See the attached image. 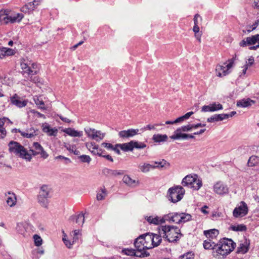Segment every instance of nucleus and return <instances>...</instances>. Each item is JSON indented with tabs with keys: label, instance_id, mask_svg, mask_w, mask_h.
Instances as JSON below:
<instances>
[{
	"label": "nucleus",
	"instance_id": "f257e3e1",
	"mask_svg": "<svg viewBox=\"0 0 259 259\" xmlns=\"http://www.w3.org/2000/svg\"><path fill=\"white\" fill-rule=\"evenodd\" d=\"M22 75L29 81L33 83L40 82V78L36 75L39 72V64L29 59L27 57H23L20 61Z\"/></svg>",
	"mask_w": 259,
	"mask_h": 259
},
{
	"label": "nucleus",
	"instance_id": "7c9ffc66",
	"mask_svg": "<svg viewBox=\"0 0 259 259\" xmlns=\"http://www.w3.org/2000/svg\"><path fill=\"white\" fill-rule=\"evenodd\" d=\"M6 201L8 205L11 207L16 205L17 202V198L16 195L14 193L8 192L6 194Z\"/></svg>",
	"mask_w": 259,
	"mask_h": 259
},
{
	"label": "nucleus",
	"instance_id": "4468645a",
	"mask_svg": "<svg viewBox=\"0 0 259 259\" xmlns=\"http://www.w3.org/2000/svg\"><path fill=\"white\" fill-rule=\"evenodd\" d=\"M32 155L35 156L37 155H40L41 157L44 159H46L48 157V154L44 150L42 147L38 142H34L31 149L28 151Z\"/></svg>",
	"mask_w": 259,
	"mask_h": 259
},
{
	"label": "nucleus",
	"instance_id": "7ed1b4c3",
	"mask_svg": "<svg viewBox=\"0 0 259 259\" xmlns=\"http://www.w3.org/2000/svg\"><path fill=\"white\" fill-rule=\"evenodd\" d=\"M158 233L169 242H176L182 237L180 229L171 225H161L158 227Z\"/></svg>",
	"mask_w": 259,
	"mask_h": 259
},
{
	"label": "nucleus",
	"instance_id": "412c9836",
	"mask_svg": "<svg viewBox=\"0 0 259 259\" xmlns=\"http://www.w3.org/2000/svg\"><path fill=\"white\" fill-rule=\"evenodd\" d=\"M70 221L72 222L73 225L75 224H76L75 226V227H81L84 222V214L81 212L74 216H72L70 218Z\"/></svg>",
	"mask_w": 259,
	"mask_h": 259
},
{
	"label": "nucleus",
	"instance_id": "c756f323",
	"mask_svg": "<svg viewBox=\"0 0 259 259\" xmlns=\"http://www.w3.org/2000/svg\"><path fill=\"white\" fill-rule=\"evenodd\" d=\"M11 122L10 120L6 117L0 118V138H4L7 134V131L4 126L5 123Z\"/></svg>",
	"mask_w": 259,
	"mask_h": 259
},
{
	"label": "nucleus",
	"instance_id": "b1692460",
	"mask_svg": "<svg viewBox=\"0 0 259 259\" xmlns=\"http://www.w3.org/2000/svg\"><path fill=\"white\" fill-rule=\"evenodd\" d=\"M223 109V106L221 104H209V105H204L202 107L201 111L202 112H213L218 111Z\"/></svg>",
	"mask_w": 259,
	"mask_h": 259
},
{
	"label": "nucleus",
	"instance_id": "a19ab883",
	"mask_svg": "<svg viewBox=\"0 0 259 259\" xmlns=\"http://www.w3.org/2000/svg\"><path fill=\"white\" fill-rule=\"evenodd\" d=\"M104 174L109 177L116 176L117 175H122L123 174V171L121 170H113L106 168L104 170Z\"/></svg>",
	"mask_w": 259,
	"mask_h": 259
},
{
	"label": "nucleus",
	"instance_id": "c03bdc74",
	"mask_svg": "<svg viewBox=\"0 0 259 259\" xmlns=\"http://www.w3.org/2000/svg\"><path fill=\"white\" fill-rule=\"evenodd\" d=\"M259 163V158L254 155L249 157L247 164L248 166L252 167L257 165Z\"/></svg>",
	"mask_w": 259,
	"mask_h": 259
},
{
	"label": "nucleus",
	"instance_id": "423d86ee",
	"mask_svg": "<svg viewBox=\"0 0 259 259\" xmlns=\"http://www.w3.org/2000/svg\"><path fill=\"white\" fill-rule=\"evenodd\" d=\"M191 215L186 213H169L163 216V219L169 223L184 224L191 220Z\"/></svg>",
	"mask_w": 259,
	"mask_h": 259
},
{
	"label": "nucleus",
	"instance_id": "774afa93",
	"mask_svg": "<svg viewBox=\"0 0 259 259\" xmlns=\"http://www.w3.org/2000/svg\"><path fill=\"white\" fill-rule=\"evenodd\" d=\"M194 114V112L193 111L189 112L185 114L184 116L185 119L186 120L188 119L192 115Z\"/></svg>",
	"mask_w": 259,
	"mask_h": 259
},
{
	"label": "nucleus",
	"instance_id": "58836bf2",
	"mask_svg": "<svg viewBox=\"0 0 259 259\" xmlns=\"http://www.w3.org/2000/svg\"><path fill=\"white\" fill-rule=\"evenodd\" d=\"M203 246L205 249H212L213 251V249L217 246V243L212 241V240L207 239L203 241Z\"/></svg>",
	"mask_w": 259,
	"mask_h": 259
},
{
	"label": "nucleus",
	"instance_id": "f704fd0d",
	"mask_svg": "<svg viewBox=\"0 0 259 259\" xmlns=\"http://www.w3.org/2000/svg\"><path fill=\"white\" fill-rule=\"evenodd\" d=\"M33 100L38 108L44 110L47 109L45 102L41 96H34L33 97Z\"/></svg>",
	"mask_w": 259,
	"mask_h": 259
},
{
	"label": "nucleus",
	"instance_id": "20e7f679",
	"mask_svg": "<svg viewBox=\"0 0 259 259\" xmlns=\"http://www.w3.org/2000/svg\"><path fill=\"white\" fill-rule=\"evenodd\" d=\"M10 10L3 9L0 10V23L1 24H8L20 22L24 18L22 13H17L13 16H10Z\"/></svg>",
	"mask_w": 259,
	"mask_h": 259
},
{
	"label": "nucleus",
	"instance_id": "bb28decb",
	"mask_svg": "<svg viewBox=\"0 0 259 259\" xmlns=\"http://www.w3.org/2000/svg\"><path fill=\"white\" fill-rule=\"evenodd\" d=\"M41 127L43 132L46 133L49 136H56L58 133V130L57 128H52L47 123H43Z\"/></svg>",
	"mask_w": 259,
	"mask_h": 259
},
{
	"label": "nucleus",
	"instance_id": "e2e57ef3",
	"mask_svg": "<svg viewBox=\"0 0 259 259\" xmlns=\"http://www.w3.org/2000/svg\"><path fill=\"white\" fill-rule=\"evenodd\" d=\"M105 154V150H103L102 149H100L99 148L95 155H98L100 156L103 157V155H104Z\"/></svg>",
	"mask_w": 259,
	"mask_h": 259
},
{
	"label": "nucleus",
	"instance_id": "6ab92c4d",
	"mask_svg": "<svg viewBox=\"0 0 259 259\" xmlns=\"http://www.w3.org/2000/svg\"><path fill=\"white\" fill-rule=\"evenodd\" d=\"M250 241L249 239L244 238L242 240L239 246L237 247V253L241 254H245L248 252L250 247Z\"/></svg>",
	"mask_w": 259,
	"mask_h": 259
},
{
	"label": "nucleus",
	"instance_id": "bf43d9fd",
	"mask_svg": "<svg viewBox=\"0 0 259 259\" xmlns=\"http://www.w3.org/2000/svg\"><path fill=\"white\" fill-rule=\"evenodd\" d=\"M102 146L106 148L108 150H112L114 146L111 143L104 142L102 144Z\"/></svg>",
	"mask_w": 259,
	"mask_h": 259
},
{
	"label": "nucleus",
	"instance_id": "680f3d73",
	"mask_svg": "<svg viewBox=\"0 0 259 259\" xmlns=\"http://www.w3.org/2000/svg\"><path fill=\"white\" fill-rule=\"evenodd\" d=\"M119 145H120V144H116L115 145H114L113 149L112 150L113 151H115L118 155L120 154V146Z\"/></svg>",
	"mask_w": 259,
	"mask_h": 259
},
{
	"label": "nucleus",
	"instance_id": "49530a36",
	"mask_svg": "<svg viewBox=\"0 0 259 259\" xmlns=\"http://www.w3.org/2000/svg\"><path fill=\"white\" fill-rule=\"evenodd\" d=\"M120 149L124 151H132L133 150V142L126 143L120 144Z\"/></svg>",
	"mask_w": 259,
	"mask_h": 259
},
{
	"label": "nucleus",
	"instance_id": "8fccbe9b",
	"mask_svg": "<svg viewBox=\"0 0 259 259\" xmlns=\"http://www.w3.org/2000/svg\"><path fill=\"white\" fill-rule=\"evenodd\" d=\"M132 142L133 149L134 148L137 149H143L146 147V145L143 142H139L137 141H132Z\"/></svg>",
	"mask_w": 259,
	"mask_h": 259
},
{
	"label": "nucleus",
	"instance_id": "f3484780",
	"mask_svg": "<svg viewBox=\"0 0 259 259\" xmlns=\"http://www.w3.org/2000/svg\"><path fill=\"white\" fill-rule=\"evenodd\" d=\"M10 102L12 104L19 108L25 107L27 104V101L20 97L17 94H14L10 97Z\"/></svg>",
	"mask_w": 259,
	"mask_h": 259
},
{
	"label": "nucleus",
	"instance_id": "de8ad7c7",
	"mask_svg": "<svg viewBox=\"0 0 259 259\" xmlns=\"http://www.w3.org/2000/svg\"><path fill=\"white\" fill-rule=\"evenodd\" d=\"M86 146L88 149L94 154H95L96 151L99 148V146L94 142L87 144Z\"/></svg>",
	"mask_w": 259,
	"mask_h": 259
},
{
	"label": "nucleus",
	"instance_id": "39448f33",
	"mask_svg": "<svg viewBox=\"0 0 259 259\" xmlns=\"http://www.w3.org/2000/svg\"><path fill=\"white\" fill-rule=\"evenodd\" d=\"M9 151L16 155L30 161L31 154L24 147L17 142L11 141L9 144Z\"/></svg>",
	"mask_w": 259,
	"mask_h": 259
},
{
	"label": "nucleus",
	"instance_id": "69168bd1",
	"mask_svg": "<svg viewBox=\"0 0 259 259\" xmlns=\"http://www.w3.org/2000/svg\"><path fill=\"white\" fill-rule=\"evenodd\" d=\"M198 18H200V16L199 14H197L194 16V25H196V24L198 25Z\"/></svg>",
	"mask_w": 259,
	"mask_h": 259
},
{
	"label": "nucleus",
	"instance_id": "5fc2aeb1",
	"mask_svg": "<svg viewBox=\"0 0 259 259\" xmlns=\"http://www.w3.org/2000/svg\"><path fill=\"white\" fill-rule=\"evenodd\" d=\"M193 128V124H188L186 125L182 126L181 127L178 128L182 132H188L192 130Z\"/></svg>",
	"mask_w": 259,
	"mask_h": 259
},
{
	"label": "nucleus",
	"instance_id": "e433bc0d",
	"mask_svg": "<svg viewBox=\"0 0 259 259\" xmlns=\"http://www.w3.org/2000/svg\"><path fill=\"white\" fill-rule=\"evenodd\" d=\"M121 253L129 256H135L138 257H141V254L138 251H136L135 249L133 248H124L121 251Z\"/></svg>",
	"mask_w": 259,
	"mask_h": 259
},
{
	"label": "nucleus",
	"instance_id": "338daca9",
	"mask_svg": "<svg viewBox=\"0 0 259 259\" xmlns=\"http://www.w3.org/2000/svg\"><path fill=\"white\" fill-rule=\"evenodd\" d=\"M193 125L194 128H197L199 127H204L206 126V124H202L201 123H197L196 124H193Z\"/></svg>",
	"mask_w": 259,
	"mask_h": 259
},
{
	"label": "nucleus",
	"instance_id": "4c0bfd02",
	"mask_svg": "<svg viewBox=\"0 0 259 259\" xmlns=\"http://www.w3.org/2000/svg\"><path fill=\"white\" fill-rule=\"evenodd\" d=\"M123 182L130 186H136L139 184L138 181L133 180L128 175H124L122 179Z\"/></svg>",
	"mask_w": 259,
	"mask_h": 259
},
{
	"label": "nucleus",
	"instance_id": "09e8293b",
	"mask_svg": "<svg viewBox=\"0 0 259 259\" xmlns=\"http://www.w3.org/2000/svg\"><path fill=\"white\" fill-rule=\"evenodd\" d=\"M193 30L195 33V36L196 39L199 41H201V33H199V27L198 25L196 24L194 25Z\"/></svg>",
	"mask_w": 259,
	"mask_h": 259
},
{
	"label": "nucleus",
	"instance_id": "aec40b11",
	"mask_svg": "<svg viewBox=\"0 0 259 259\" xmlns=\"http://www.w3.org/2000/svg\"><path fill=\"white\" fill-rule=\"evenodd\" d=\"M72 233H73V241L72 242H71L66 239V235L63 232L64 236L62 240L65 245L69 248H71L74 242H76L79 239V236L81 235L80 234V230L79 229L74 230L73 231Z\"/></svg>",
	"mask_w": 259,
	"mask_h": 259
},
{
	"label": "nucleus",
	"instance_id": "6e6552de",
	"mask_svg": "<svg viewBox=\"0 0 259 259\" xmlns=\"http://www.w3.org/2000/svg\"><path fill=\"white\" fill-rule=\"evenodd\" d=\"M151 244V238L147 236V234L140 236L136 239L134 242L137 250L139 251L141 255L143 254L142 253V251L152 248Z\"/></svg>",
	"mask_w": 259,
	"mask_h": 259
},
{
	"label": "nucleus",
	"instance_id": "ea45409f",
	"mask_svg": "<svg viewBox=\"0 0 259 259\" xmlns=\"http://www.w3.org/2000/svg\"><path fill=\"white\" fill-rule=\"evenodd\" d=\"M168 137L166 135L155 134L152 137V140L155 143L165 142L167 140Z\"/></svg>",
	"mask_w": 259,
	"mask_h": 259
},
{
	"label": "nucleus",
	"instance_id": "6e6d98bb",
	"mask_svg": "<svg viewBox=\"0 0 259 259\" xmlns=\"http://www.w3.org/2000/svg\"><path fill=\"white\" fill-rule=\"evenodd\" d=\"M79 158L82 162L90 163V162L91 160V157L89 156L86 155H82L81 156H80L79 157Z\"/></svg>",
	"mask_w": 259,
	"mask_h": 259
},
{
	"label": "nucleus",
	"instance_id": "a878e982",
	"mask_svg": "<svg viewBox=\"0 0 259 259\" xmlns=\"http://www.w3.org/2000/svg\"><path fill=\"white\" fill-rule=\"evenodd\" d=\"M139 132L138 129H129L128 130H124L119 132V136L122 138H127L138 134Z\"/></svg>",
	"mask_w": 259,
	"mask_h": 259
},
{
	"label": "nucleus",
	"instance_id": "603ef678",
	"mask_svg": "<svg viewBox=\"0 0 259 259\" xmlns=\"http://www.w3.org/2000/svg\"><path fill=\"white\" fill-rule=\"evenodd\" d=\"M34 243L36 246H39L42 244V240L41 237L38 235H34L33 236Z\"/></svg>",
	"mask_w": 259,
	"mask_h": 259
},
{
	"label": "nucleus",
	"instance_id": "a211bd4d",
	"mask_svg": "<svg viewBox=\"0 0 259 259\" xmlns=\"http://www.w3.org/2000/svg\"><path fill=\"white\" fill-rule=\"evenodd\" d=\"M40 3V1L34 0L32 2L25 4L21 8V11L25 14H30L32 12L37 6Z\"/></svg>",
	"mask_w": 259,
	"mask_h": 259
},
{
	"label": "nucleus",
	"instance_id": "13d9d810",
	"mask_svg": "<svg viewBox=\"0 0 259 259\" xmlns=\"http://www.w3.org/2000/svg\"><path fill=\"white\" fill-rule=\"evenodd\" d=\"M258 24L259 20L258 19L255 20L252 25L249 26V29L247 30V31L248 32H250L251 31L254 30L258 25Z\"/></svg>",
	"mask_w": 259,
	"mask_h": 259
},
{
	"label": "nucleus",
	"instance_id": "3c124183",
	"mask_svg": "<svg viewBox=\"0 0 259 259\" xmlns=\"http://www.w3.org/2000/svg\"><path fill=\"white\" fill-rule=\"evenodd\" d=\"M181 259H194V253L192 251H189L181 255Z\"/></svg>",
	"mask_w": 259,
	"mask_h": 259
},
{
	"label": "nucleus",
	"instance_id": "79ce46f5",
	"mask_svg": "<svg viewBox=\"0 0 259 259\" xmlns=\"http://www.w3.org/2000/svg\"><path fill=\"white\" fill-rule=\"evenodd\" d=\"M181 131L180 130L177 129L175 132V134L170 137V138L172 139H179L180 138L182 139H187L188 138V134H183L182 133Z\"/></svg>",
	"mask_w": 259,
	"mask_h": 259
},
{
	"label": "nucleus",
	"instance_id": "393cba45",
	"mask_svg": "<svg viewBox=\"0 0 259 259\" xmlns=\"http://www.w3.org/2000/svg\"><path fill=\"white\" fill-rule=\"evenodd\" d=\"M18 132L20 133L23 137L27 138H30L37 135L38 131L31 127L29 129H27L25 131H21L19 130Z\"/></svg>",
	"mask_w": 259,
	"mask_h": 259
},
{
	"label": "nucleus",
	"instance_id": "5701e85b",
	"mask_svg": "<svg viewBox=\"0 0 259 259\" xmlns=\"http://www.w3.org/2000/svg\"><path fill=\"white\" fill-rule=\"evenodd\" d=\"M147 236L151 238V245L152 246V248L158 246L161 242L162 236L159 234L147 233Z\"/></svg>",
	"mask_w": 259,
	"mask_h": 259
},
{
	"label": "nucleus",
	"instance_id": "2eb2a0df",
	"mask_svg": "<svg viewBox=\"0 0 259 259\" xmlns=\"http://www.w3.org/2000/svg\"><path fill=\"white\" fill-rule=\"evenodd\" d=\"M248 211L247 205L244 201H241L240 205L236 207L233 211L235 218H241L246 215Z\"/></svg>",
	"mask_w": 259,
	"mask_h": 259
},
{
	"label": "nucleus",
	"instance_id": "f8f14e48",
	"mask_svg": "<svg viewBox=\"0 0 259 259\" xmlns=\"http://www.w3.org/2000/svg\"><path fill=\"white\" fill-rule=\"evenodd\" d=\"M257 43V45L255 46L250 47V50H256L259 48V34H255L250 37H247L245 39H243L240 42V46L242 47H244L247 46H251L255 45Z\"/></svg>",
	"mask_w": 259,
	"mask_h": 259
},
{
	"label": "nucleus",
	"instance_id": "37998d69",
	"mask_svg": "<svg viewBox=\"0 0 259 259\" xmlns=\"http://www.w3.org/2000/svg\"><path fill=\"white\" fill-rule=\"evenodd\" d=\"M107 196V191L104 186L101 188L98 191L97 199L98 200H102L105 198Z\"/></svg>",
	"mask_w": 259,
	"mask_h": 259
},
{
	"label": "nucleus",
	"instance_id": "9b49d317",
	"mask_svg": "<svg viewBox=\"0 0 259 259\" xmlns=\"http://www.w3.org/2000/svg\"><path fill=\"white\" fill-rule=\"evenodd\" d=\"M169 165V163H168L166 160L162 159L160 161L155 162L154 165L148 163H144L143 164L139 165L138 167L141 171L143 172H147L150 171L151 169L157 167H163L168 166Z\"/></svg>",
	"mask_w": 259,
	"mask_h": 259
},
{
	"label": "nucleus",
	"instance_id": "c9c22d12",
	"mask_svg": "<svg viewBox=\"0 0 259 259\" xmlns=\"http://www.w3.org/2000/svg\"><path fill=\"white\" fill-rule=\"evenodd\" d=\"M255 101L249 98L246 99H242L238 101L237 103V106L241 107H247L254 104Z\"/></svg>",
	"mask_w": 259,
	"mask_h": 259
},
{
	"label": "nucleus",
	"instance_id": "4d7b16f0",
	"mask_svg": "<svg viewBox=\"0 0 259 259\" xmlns=\"http://www.w3.org/2000/svg\"><path fill=\"white\" fill-rule=\"evenodd\" d=\"M164 125V124H155L154 125L148 124V125H147L146 126H144L142 128V130L144 131L154 130V129H155V126H157L159 125Z\"/></svg>",
	"mask_w": 259,
	"mask_h": 259
},
{
	"label": "nucleus",
	"instance_id": "2f4dec72",
	"mask_svg": "<svg viewBox=\"0 0 259 259\" xmlns=\"http://www.w3.org/2000/svg\"><path fill=\"white\" fill-rule=\"evenodd\" d=\"M229 117V115L227 114H215L208 118L207 121L208 122L222 121L224 119H227Z\"/></svg>",
	"mask_w": 259,
	"mask_h": 259
},
{
	"label": "nucleus",
	"instance_id": "72a5a7b5",
	"mask_svg": "<svg viewBox=\"0 0 259 259\" xmlns=\"http://www.w3.org/2000/svg\"><path fill=\"white\" fill-rule=\"evenodd\" d=\"M146 219L149 224H153L154 225H158L165 222V220L163 219V217L162 218H160L158 217H154L153 216H149L147 217Z\"/></svg>",
	"mask_w": 259,
	"mask_h": 259
},
{
	"label": "nucleus",
	"instance_id": "c85d7f7f",
	"mask_svg": "<svg viewBox=\"0 0 259 259\" xmlns=\"http://www.w3.org/2000/svg\"><path fill=\"white\" fill-rule=\"evenodd\" d=\"M62 132L73 137H80L82 136V131H78L74 128L68 127L62 130Z\"/></svg>",
	"mask_w": 259,
	"mask_h": 259
},
{
	"label": "nucleus",
	"instance_id": "f03ea898",
	"mask_svg": "<svg viewBox=\"0 0 259 259\" xmlns=\"http://www.w3.org/2000/svg\"><path fill=\"white\" fill-rule=\"evenodd\" d=\"M236 243L231 239L223 238L217 243L216 247L212 251V255L216 259H224L235 248Z\"/></svg>",
	"mask_w": 259,
	"mask_h": 259
},
{
	"label": "nucleus",
	"instance_id": "864d4df0",
	"mask_svg": "<svg viewBox=\"0 0 259 259\" xmlns=\"http://www.w3.org/2000/svg\"><path fill=\"white\" fill-rule=\"evenodd\" d=\"M67 149L69 151L73 153L75 155H78L79 152L77 150L76 147L75 145H69L67 147Z\"/></svg>",
	"mask_w": 259,
	"mask_h": 259
},
{
	"label": "nucleus",
	"instance_id": "1a4fd4ad",
	"mask_svg": "<svg viewBox=\"0 0 259 259\" xmlns=\"http://www.w3.org/2000/svg\"><path fill=\"white\" fill-rule=\"evenodd\" d=\"M236 56L228 59L223 64H218L216 66L215 71L217 75L222 77L225 76L231 72V69L234 66Z\"/></svg>",
	"mask_w": 259,
	"mask_h": 259
},
{
	"label": "nucleus",
	"instance_id": "cd10ccee",
	"mask_svg": "<svg viewBox=\"0 0 259 259\" xmlns=\"http://www.w3.org/2000/svg\"><path fill=\"white\" fill-rule=\"evenodd\" d=\"M15 54V51L11 48L0 47V59H1L13 56Z\"/></svg>",
	"mask_w": 259,
	"mask_h": 259
},
{
	"label": "nucleus",
	"instance_id": "a18cd8bd",
	"mask_svg": "<svg viewBox=\"0 0 259 259\" xmlns=\"http://www.w3.org/2000/svg\"><path fill=\"white\" fill-rule=\"evenodd\" d=\"M229 229L234 231H245L247 228L245 225L240 224L231 225Z\"/></svg>",
	"mask_w": 259,
	"mask_h": 259
},
{
	"label": "nucleus",
	"instance_id": "ddd939ff",
	"mask_svg": "<svg viewBox=\"0 0 259 259\" xmlns=\"http://www.w3.org/2000/svg\"><path fill=\"white\" fill-rule=\"evenodd\" d=\"M50 190L48 187L46 185H44L41 187L39 191V195L38 196V202L44 207H47L48 204V198Z\"/></svg>",
	"mask_w": 259,
	"mask_h": 259
},
{
	"label": "nucleus",
	"instance_id": "052dcab7",
	"mask_svg": "<svg viewBox=\"0 0 259 259\" xmlns=\"http://www.w3.org/2000/svg\"><path fill=\"white\" fill-rule=\"evenodd\" d=\"M57 159H63L65 164H68L71 162V160L69 158L65 157L62 155H59L56 157Z\"/></svg>",
	"mask_w": 259,
	"mask_h": 259
},
{
	"label": "nucleus",
	"instance_id": "dca6fc26",
	"mask_svg": "<svg viewBox=\"0 0 259 259\" xmlns=\"http://www.w3.org/2000/svg\"><path fill=\"white\" fill-rule=\"evenodd\" d=\"M84 131L89 138L96 141L102 140L105 136L104 134L100 131L96 130L95 128L87 127L84 128Z\"/></svg>",
	"mask_w": 259,
	"mask_h": 259
},
{
	"label": "nucleus",
	"instance_id": "0eeeda50",
	"mask_svg": "<svg viewBox=\"0 0 259 259\" xmlns=\"http://www.w3.org/2000/svg\"><path fill=\"white\" fill-rule=\"evenodd\" d=\"M183 186L188 187L194 190H198L202 186V180L198 178L196 174L188 175L182 181Z\"/></svg>",
	"mask_w": 259,
	"mask_h": 259
},
{
	"label": "nucleus",
	"instance_id": "0e129e2a",
	"mask_svg": "<svg viewBox=\"0 0 259 259\" xmlns=\"http://www.w3.org/2000/svg\"><path fill=\"white\" fill-rule=\"evenodd\" d=\"M185 120H186V119H185L184 116L183 115L182 116H181V117L178 118L175 120H174V122H176V123H177L178 122H182V121H184Z\"/></svg>",
	"mask_w": 259,
	"mask_h": 259
},
{
	"label": "nucleus",
	"instance_id": "4be33fe9",
	"mask_svg": "<svg viewBox=\"0 0 259 259\" xmlns=\"http://www.w3.org/2000/svg\"><path fill=\"white\" fill-rule=\"evenodd\" d=\"M214 191L217 194L222 195L228 192V187L221 182H217L213 186Z\"/></svg>",
	"mask_w": 259,
	"mask_h": 259
},
{
	"label": "nucleus",
	"instance_id": "9d476101",
	"mask_svg": "<svg viewBox=\"0 0 259 259\" xmlns=\"http://www.w3.org/2000/svg\"><path fill=\"white\" fill-rule=\"evenodd\" d=\"M185 193L184 188L179 185L174 186L168 189L167 197L169 200L173 203L180 201L183 197Z\"/></svg>",
	"mask_w": 259,
	"mask_h": 259
},
{
	"label": "nucleus",
	"instance_id": "473e14b6",
	"mask_svg": "<svg viewBox=\"0 0 259 259\" xmlns=\"http://www.w3.org/2000/svg\"><path fill=\"white\" fill-rule=\"evenodd\" d=\"M203 234L207 238V239L213 240L216 239L219 234V232L218 230L213 229L204 231Z\"/></svg>",
	"mask_w": 259,
	"mask_h": 259
}]
</instances>
